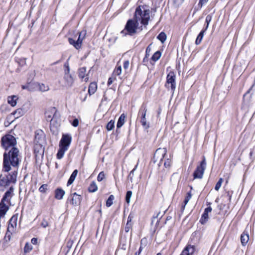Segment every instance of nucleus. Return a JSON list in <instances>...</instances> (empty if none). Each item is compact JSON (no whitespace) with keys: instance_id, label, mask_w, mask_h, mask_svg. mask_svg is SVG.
<instances>
[{"instance_id":"nucleus-28","label":"nucleus","mask_w":255,"mask_h":255,"mask_svg":"<svg viewBox=\"0 0 255 255\" xmlns=\"http://www.w3.org/2000/svg\"><path fill=\"white\" fill-rule=\"evenodd\" d=\"M98 187L95 181H92L88 187V191L89 192L93 193L97 191Z\"/></svg>"},{"instance_id":"nucleus-25","label":"nucleus","mask_w":255,"mask_h":255,"mask_svg":"<svg viewBox=\"0 0 255 255\" xmlns=\"http://www.w3.org/2000/svg\"><path fill=\"white\" fill-rule=\"evenodd\" d=\"M207 30L206 29H203L199 33V34H198V35L197 36V37L196 39V41H195V44L196 45H199L201 43V41H202V40L203 39V37L204 36V33L206 32Z\"/></svg>"},{"instance_id":"nucleus-15","label":"nucleus","mask_w":255,"mask_h":255,"mask_svg":"<svg viewBox=\"0 0 255 255\" xmlns=\"http://www.w3.org/2000/svg\"><path fill=\"white\" fill-rule=\"evenodd\" d=\"M42 130H37L35 132V138H34V142L35 143H39L41 144V143H43V136L42 134Z\"/></svg>"},{"instance_id":"nucleus-13","label":"nucleus","mask_w":255,"mask_h":255,"mask_svg":"<svg viewBox=\"0 0 255 255\" xmlns=\"http://www.w3.org/2000/svg\"><path fill=\"white\" fill-rule=\"evenodd\" d=\"M5 175L6 176L9 185L11 183L15 184L16 183L17 177V172L16 171H14L8 174H5Z\"/></svg>"},{"instance_id":"nucleus-10","label":"nucleus","mask_w":255,"mask_h":255,"mask_svg":"<svg viewBox=\"0 0 255 255\" xmlns=\"http://www.w3.org/2000/svg\"><path fill=\"white\" fill-rule=\"evenodd\" d=\"M166 149L165 148H159L155 151L154 155V158H157V159H159V162L158 164V166H161L162 164V162L163 159L166 154Z\"/></svg>"},{"instance_id":"nucleus-7","label":"nucleus","mask_w":255,"mask_h":255,"mask_svg":"<svg viewBox=\"0 0 255 255\" xmlns=\"http://www.w3.org/2000/svg\"><path fill=\"white\" fill-rule=\"evenodd\" d=\"M206 167V161L205 156H203L202 160L200 162V165H198L193 173L194 179H201L203 177L204 171Z\"/></svg>"},{"instance_id":"nucleus-21","label":"nucleus","mask_w":255,"mask_h":255,"mask_svg":"<svg viewBox=\"0 0 255 255\" xmlns=\"http://www.w3.org/2000/svg\"><path fill=\"white\" fill-rule=\"evenodd\" d=\"M125 119L126 116L124 114H122L119 117L117 124V131H118V128H121L124 125L125 122Z\"/></svg>"},{"instance_id":"nucleus-35","label":"nucleus","mask_w":255,"mask_h":255,"mask_svg":"<svg viewBox=\"0 0 255 255\" xmlns=\"http://www.w3.org/2000/svg\"><path fill=\"white\" fill-rule=\"evenodd\" d=\"M212 15L211 14H208L206 16V20H205V26L204 28V29H206V30H207V29L209 27L210 22H211V21L212 20Z\"/></svg>"},{"instance_id":"nucleus-36","label":"nucleus","mask_w":255,"mask_h":255,"mask_svg":"<svg viewBox=\"0 0 255 255\" xmlns=\"http://www.w3.org/2000/svg\"><path fill=\"white\" fill-rule=\"evenodd\" d=\"M115 199V197L113 195H110L106 201V206L108 207H110L113 204V200Z\"/></svg>"},{"instance_id":"nucleus-3","label":"nucleus","mask_w":255,"mask_h":255,"mask_svg":"<svg viewBox=\"0 0 255 255\" xmlns=\"http://www.w3.org/2000/svg\"><path fill=\"white\" fill-rule=\"evenodd\" d=\"M50 112L53 114L52 118L50 120V130L53 134H57L61 121L60 114L55 107L51 108Z\"/></svg>"},{"instance_id":"nucleus-20","label":"nucleus","mask_w":255,"mask_h":255,"mask_svg":"<svg viewBox=\"0 0 255 255\" xmlns=\"http://www.w3.org/2000/svg\"><path fill=\"white\" fill-rule=\"evenodd\" d=\"M97 89V85L95 82H92L90 84L88 88V93L89 95L94 94Z\"/></svg>"},{"instance_id":"nucleus-38","label":"nucleus","mask_w":255,"mask_h":255,"mask_svg":"<svg viewBox=\"0 0 255 255\" xmlns=\"http://www.w3.org/2000/svg\"><path fill=\"white\" fill-rule=\"evenodd\" d=\"M113 73L116 75L119 76L122 73V66L117 64Z\"/></svg>"},{"instance_id":"nucleus-11","label":"nucleus","mask_w":255,"mask_h":255,"mask_svg":"<svg viewBox=\"0 0 255 255\" xmlns=\"http://www.w3.org/2000/svg\"><path fill=\"white\" fill-rule=\"evenodd\" d=\"M72 140V137L70 134H63L60 141L59 146L64 147L68 148Z\"/></svg>"},{"instance_id":"nucleus-64","label":"nucleus","mask_w":255,"mask_h":255,"mask_svg":"<svg viewBox=\"0 0 255 255\" xmlns=\"http://www.w3.org/2000/svg\"><path fill=\"white\" fill-rule=\"evenodd\" d=\"M21 112H22V110L21 109H17L16 111H15L14 114H16L17 113H18L19 114H21Z\"/></svg>"},{"instance_id":"nucleus-46","label":"nucleus","mask_w":255,"mask_h":255,"mask_svg":"<svg viewBox=\"0 0 255 255\" xmlns=\"http://www.w3.org/2000/svg\"><path fill=\"white\" fill-rule=\"evenodd\" d=\"M151 45L152 43H150L146 49L145 55L146 56V57H149L150 55V53L151 50Z\"/></svg>"},{"instance_id":"nucleus-61","label":"nucleus","mask_w":255,"mask_h":255,"mask_svg":"<svg viewBox=\"0 0 255 255\" xmlns=\"http://www.w3.org/2000/svg\"><path fill=\"white\" fill-rule=\"evenodd\" d=\"M22 88L23 89H27L28 90H29V89H30V86L29 85V84L26 85H23L22 86Z\"/></svg>"},{"instance_id":"nucleus-56","label":"nucleus","mask_w":255,"mask_h":255,"mask_svg":"<svg viewBox=\"0 0 255 255\" xmlns=\"http://www.w3.org/2000/svg\"><path fill=\"white\" fill-rule=\"evenodd\" d=\"M15 228V227L8 226L7 232L12 233V232H14Z\"/></svg>"},{"instance_id":"nucleus-9","label":"nucleus","mask_w":255,"mask_h":255,"mask_svg":"<svg viewBox=\"0 0 255 255\" xmlns=\"http://www.w3.org/2000/svg\"><path fill=\"white\" fill-rule=\"evenodd\" d=\"M82 197L76 193L71 194L67 199V202H69L71 205L74 206L79 205L81 201Z\"/></svg>"},{"instance_id":"nucleus-5","label":"nucleus","mask_w":255,"mask_h":255,"mask_svg":"<svg viewBox=\"0 0 255 255\" xmlns=\"http://www.w3.org/2000/svg\"><path fill=\"white\" fill-rule=\"evenodd\" d=\"M147 111V104L145 103H143L138 111V117L140 119V123L142 127L146 130L148 129L150 127L149 123L147 122L146 118Z\"/></svg>"},{"instance_id":"nucleus-27","label":"nucleus","mask_w":255,"mask_h":255,"mask_svg":"<svg viewBox=\"0 0 255 255\" xmlns=\"http://www.w3.org/2000/svg\"><path fill=\"white\" fill-rule=\"evenodd\" d=\"M249 240V236L248 234H245L243 233L241 236V242L242 243V245L244 246H246V244L248 243Z\"/></svg>"},{"instance_id":"nucleus-34","label":"nucleus","mask_w":255,"mask_h":255,"mask_svg":"<svg viewBox=\"0 0 255 255\" xmlns=\"http://www.w3.org/2000/svg\"><path fill=\"white\" fill-rule=\"evenodd\" d=\"M35 85L36 87V90H38L40 91L43 92L46 91V87L43 84H39L38 83H35Z\"/></svg>"},{"instance_id":"nucleus-14","label":"nucleus","mask_w":255,"mask_h":255,"mask_svg":"<svg viewBox=\"0 0 255 255\" xmlns=\"http://www.w3.org/2000/svg\"><path fill=\"white\" fill-rule=\"evenodd\" d=\"M195 251V246L191 245H187L184 249L182 251V253L184 255H192Z\"/></svg>"},{"instance_id":"nucleus-54","label":"nucleus","mask_w":255,"mask_h":255,"mask_svg":"<svg viewBox=\"0 0 255 255\" xmlns=\"http://www.w3.org/2000/svg\"><path fill=\"white\" fill-rule=\"evenodd\" d=\"M12 235V233L7 232L6 233L5 239L6 240V241H9L10 240L11 235Z\"/></svg>"},{"instance_id":"nucleus-22","label":"nucleus","mask_w":255,"mask_h":255,"mask_svg":"<svg viewBox=\"0 0 255 255\" xmlns=\"http://www.w3.org/2000/svg\"><path fill=\"white\" fill-rule=\"evenodd\" d=\"M78 172V171L77 169H75L73 171V172L72 173L69 179L68 180V182L67 183V186H69L73 183L74 181L75 180V179L76 178V177L77 175Z\"/></svg>"},{"instance_id":"nucleus-57","label":"nucleus","mask_w":255,"mask_h":255,"mask_svg":"<svg viewBox=\"0 0 255 255\" xmlns=\"http://www.w3.org/2000/svg\"><path fill=\"white\" fill-rule=\"evenodd\" d=\"M133 218V215H132L131 213L129 215L128 218V221H127V223H131V221L132 220V219Z\"/></svg>"},{"instance_id":"nucleus-33","label":"nucleus","mask_w":255,"mask_h":255,"mask_svg":"<svg viewBox=\"0 0 255 255\" xmlns=\"http://www.w3.org/2000/svg\"><path fill=\"white\" fill-rule=\"evenodd\" d=\"M16 97L13 96L12 97H9L8 98V103L12 107H14L16 104Z\"/></svg>"},{"instance_id":"nucleus-37","label":"nucleus","mask_w":255,"mask_h":255,"mask_svg":"<svg viewBox=\"0 0 255 255\" xmlns=\"http://www.w3.org/2000/svg\"><path fill=\"white\" fill-rule=\"evenodd\" d=\"M64 75H70V67L69 62L67 61L64 64Z\"/></svg>"},{"instance_id":"nucleus-59","label":"nucleus","mask_w":255,"mask_h":255,"mask_svg":"<svg viewBox=\"0 0 255 255\" xmlns=\"http://www.w3.org/2000/svg\"><path fill=\"white\" fill-rule=\"evenodd\" d=\"M192 197V194L191 191L188 192L186 194V196L185 197V198L190 200Z\"/></svg>"},{"instance_id":"nucleus-30","label":"nucleus","mask_w":255,"mask_h":255,"mask_svg":"<svg viewBox=\"0 0 255 255\" xmlns=\"http://www.w3.org/2000/svg\"><path fill=\"white\" fill-rule=\"evenodd\" d=\"M17 217L16 216H12L9 221L8 226L16 227L17 226Z\"/></svg>"},{"instance_id":"nucleus-17","label":"nucleus","mask_w":255,"mask_h":255,"mask_svg":"<svg viewBox=\"0 0 255 255\" xmlns=\"http://www.w3.org/2000/svg\"><path fill=\"white\" fill-rule=\"evenodd\" d=\"M42 143H35L34 146V150L35 153H38L40 155H43L44 152V147L43 146Z\"/></svg>"},{"instance_id":"nucleus-26","label":"nucleus","mask_w":255,"mask_h":255,"mask_svg":"<svg viewBox=\"0 0 255 255\" xmlns=\"http://www.w3.org/2000/svg\"><path fill=\"white\" fill-rule=\"evenodd\" d=\"M8 181L6 179V176L5 175L1 174L0 176V186H9Z\"/></svg>"},{"instance_id":"nucleus-49","label":"nucleus","mask_w":255,"mask_h":255,"mask_svg":"<svg viewBox=\"0 0 255 255\" xmlns=\"http://www.w3.org/2000/svg\"><path fill=\"white\" fill-rule=\"evenodd\" d=\"M209 0H199V2L198 4V6L201 8L203 5L206 4Z\"/></svg>"},{"instance_id":"nucleus-53","label":"nucleus","mask_w":255,"mask_h":255,"mask_svg":"<svg viewBox=\"0 0 255 255\" xmlns=\"http://www.w3.org/2000/svg\"><path fill=\"white\" fill-rule=\"evenodd\" d=\"M148 57H146V56L145 55L144 58L143 59L142 63L143 65L147 66L148 63Z\"/></svg>"},{"instance_id":"nucleus-39","label":"nucleus","mask_w":255,"mask_h":255,"mask_svg":"<svg viewBox=\"0 0 255 255\" xmlns=\"http://www.w3.org/2000/svg\"><path fill=\"white\" fill-rule=\"evenodd\" d=\"M115 127V122L113 120H111L107 125L106 128L108 130L110 131L112 130Z\"/></svg>"},{"instance_id":"nucleus-31","label":"nucleus","mask_w":255,"mask_h":255,"mask_svg":"<svg viewBox=\"0 0 255 255\" xmlns=\"http://www.w3.org/2000/svg\"><path fill=\"white\" fill-rule=\"evenodd\" d=\"M161 56V52L160 51H157L155 52L153 55L152 56L151 59L155 62L159 59Z\"/></svg>"},{"instance_id":"nucleus-12","label":"nucleus","mask_w":255,"mask_h":255,"mask_svg":"<svg viewBox=\"0 0 255 255\" xmlns=\"http://www.w3.org/2000/svg\"><path fill=\"white\" fill-rule=\"evenodd\" d=\"M212 210V208H211V206L208 207L207 208L205 209L204 213L202 215L200 219V223L202 225H204L207 222L209 219L208 214L209 213L211 212Z\"/></svg>"},{"instance_id":"nucleus-48","label":"nucleus","mask_w":255,"mask_h":255,"mask_svg":"<svg viewBox=\"0 0 255 255\" xmlns=\"http://www.w3.org/2000/svg\"><path fill=\"white\" fill-rule=\"evenodd\" d=\"M173 1L174 4L177 6H179L183 3L184 0H173Z\"/></svg>"},{"instance_id":"nucleus-43","label":"nucleus","mask_w":255,"mask_h":255,"mask_svg":"<svg viewBox=\"0 0 255 255\" xmlns=\"http://www.w3.org/2000/svg\"><path fill=\"white\" fill-rule=\"evenodd\" d=\"M223 182V178H220L215 185V190L218 191L220 189V188L221 187Z\"/></svg>"},{"instance_id":"nucleus-8","label":"nucleus","mask_w":255,"mask_h":255,"mask_svg":"<svg viewBox=\"0 0 255 255\" xmlns=\"http://www.w3.org/2000/svg\"><path fill=\"white\" fill-rule=\"evenodd\" d=\"M176 75L173 71H170L166 77V82L165 87H168V85L170 84L171 90L172 93H174L176 89Z\"/></svg>"},{"instance_id":"nucleus-18","label":"nucleus","mask_w":255,"mask_h":255,"mask_svg":"<svg viewBox=\"0 0 255 255\" xmlns=\"http://www.w3.org/2000/svg\"><path fill=\"white\" fill-rule=\"evenodd\" d=\"M147 244V240L146 238H142L140 241V247L137 252L135 253V255H139L141 253L143 248H144Z\"/></svg>"},{"instance_id":"nucleus-6","label":"nucleus","mask_w":255,"mask_h":255,"mask_svg":"<svg viewBox=\"0 0 255 255\" xmlns=\"http://www.w3.org/2000/svg\"><path fill=\"white\" fill-rule=\"evenodd\" d=\"M86 30H83L80 32H78L79 37L78 39L76 41L73 38H68V42L71 45H72L76 49H79L82 46V41L85 38L86 35Z\"/></svg>"},{"instance_id":"nucleus-42","label":"nucleus","mask_w":255,"mask_h":255,"mask_svg":"<svg viewBox=\"0 0 255 255\" xmlns=\"http://www.w3.org/2000/svg\"><path fill=\"white\" fill-rule=\"evenodd\" d=\"M132 192L131 191H128L126 195V201L128 204L130 203V198L132 196Z\"/></svg>"},{"instance_id":"nucleus-23","label":"nucleus","mask_w":255,"mask_h":255,"mask_svg":"<svg viewBox=\"0 0 255 255\" xmlns=\"http://www.w3.org/2000/svg\"><path fill=\"white\" fill-rule=\"evenodd\" d=\"M64 79L68 86H72L74 83V79L71 74L64 75Z\"/></svg>"},{"instance_id":"nucleus-24","label":"nucleus","mask_w":255,"mask_h":255,"mask_svg":"<svg viewBox=\"0 0 255 255\" xmlns=\"http://www.w3.org/2000/svg\"><path fill=\"white\" fill-rule=\"evenodd\" d=\"M68 149H67L66 148L59 146V149H58V152L56 154L57 158L58 159H61V158H62L65 153V152Z\"/></svg>"},{"instance_id":"nucleus-32","label":"nucleus","mask_w":255,"mask_h":255,"mask_svg":"<svg viewBox=\"0 0 255 255\" xmlns=\"http://www.w3.org/2000/svg\"><path fill=\"white\" fill-rule=\"evenodd\" d=\"M166 35L164 32H160L157 37V38L163 43L166 39Z\"/></svg>"},{"instance_id":"nucleus-55","label":"nucleus","mask_w":255,"mask_h":255,"mask_svg":"<svg viewBox=\"0 0 255 255\" xmlns=\"http://www.w3.org/2000/svg\"><path fill=\"white\" fill-rule=\"evenodd\" d=\"M79 125V121L77 119H75L72 123V125L74 127H77Z\"/></svg>"},{"instance_id":"nucleus-40","label":"nucleus","mask_w":255,"mask_h":255,"mask_svg":"<svg viewBox=\"0 0 255 255\" xmlns=\"http://www.w3.org/2000/svg\"><path fill=\"white\" fill-rule=\"evenodd\" d=\"M48 190V185L46 184H42L39 188V191L42 193H46Z\"/></svg>"},{"instance_id":"nucleus-44","label":"nucleus","mask_w":255,"mask_h":255,"mask_svg":"<svg viewBox=\"0 0 255 255\" xmlns=\"http://www.w3.org/2000/svg\"><path fill=\"white\" fill-rule=\"evenodd\" d=\"M137 167V164L135 166L134 168L130 172L128 178L130 179V181L132 182V178L134 176V172L136 170Z\"/></svg>"},{"instance_id":"nucleus-4","label":"nucleus","mask_w":255,"mask_h":255,"mask_svg":"<svg viewBox=\"0 0 255 255\" xmlns=\"http://www.w3.org/2000/svg\"><path fill=\"white\" fill-rule=\"evenodd\" d=\"M149 14V9H143V12L141 6H138L136 8L134 16L136 19H137V18L141 19V23L144 25H146L148 24V21L150 19Z\"/></svg>"},{"instance_id":"nucleus-51","label":"nucleus","mask_w":255,"mask_h":255,"mask_svg":"<svg viewBox=\"0 0 255 255\" xmlns=\"http://www.w3.org/2000/svg\"><path fill=\"white\" fill-rule=\"evenodd\" d=\"M171 161L169 159H167L165 161L164 163V165L166 168L169 167L171 165Z\"/></svg>"},{"instance_id":"nucleus-63","label":"nucleus","mask_w":255,"mask_h":255,"mask_svg":"<svg viewBox=\"0 0 255 255\" xmlns=\"http://www.w3.org/2000/svg\"><path fill=\"white\" fill-rule=\"evenodd\" d=\"M158 160H159V159H157V158H154V155L153 158L151 159V162L155 163Z\"/></svg>"},{"instance_id":"nucleus-41","label":"nucleus","mask_w":255,"mask_h":255,"mask_svg":"<svg viewBox=\"0 0 255 255\" xmlns=\"http://www.w3.org/2000/svg\"><path fill=\"white\" fill-rule=\"evenodd\" d=\"M32 249V246L28 243H26L24 248V252L25 253H29Z\"/></svg>"},{"instance_id":"nucleus-47","label":"nucleus","mask_w":255,"mask_h":255,"mask_svg":"<svg viewBox=\"0 0 255 255\" xmlns=\"http://www.w3.org/2000/svg\"><path fill=\"white\" fill-rule=\"evenodd\" d=\"M35 83H28L29 85L30 86V89H29V91H33L36 90V87L35 85Z\"/></svg>"},{"instance_id":"nucleus-1","label":"nucleus","mask_w":255,"mask_h":255,"mask_svg":"<svg viewBox=\"0 0 255 255\" xmlns=\"http://www.w3.org/2000/svg\"><path fill=\"white\" fill-rule=\"evenodd\" d=\"M2 146L5 149L3 154L2 171L7 172L13 167H18L20 162L19 151L14 147L16 144L15 138L11 134H6L1 139Z\"/></svg>"},{"instance_id":"nucleus-52","label":"nucleus","mask_w":255,"mask_h":255,"mask_svg":"<svg viewBox=\"0 0 255 255\" xmlns=\"http://www.w3.org/2000/svg\"><path fill=\"white\" fill-rule=\"evenodd\" d=\"M129 65V62L128 60H126L124 62L123 66L125 70H127Z\"/></svg>"},{"instance_id":"nucleus-58","label":"nucleus","mask_w":255,"mask_h":255,"mask_svg":"<svg viewBox=\"0 0 255 255\" xmlns=\"http://www.w3.org/2000/svg\"><path fill=\"white\" fill-rule=\"evenodd\" d=\"M41 226L44 228L48 226V222L45 219H43V221L41 223Z\"/></svg>"},{"instance_id":"nucleus-29","label":"nucleus","mask_w":255,"mask_h":255,"mask_svg":"<svg viewBox=\"0 0 255 255\" xmlns=\"http://www.w3.org/2000/svg\"><path fill=\"white\" fill-rule=\"evenodd\" d=\"M86 68L83 67L80 68L78 70V76L81 79H83L85 77Z\"/></svg>"},{"instance_id":"nucleus-60","label":"nucleus","mask_w":255,"mask_h":255,"mask_svg":"<svg viewBox=\"0 0 255 255\" xmlns=\"http://www.w3.org/2000/svg\"><path fill=\"white\" fill-rule=\"evenodd\" d=\"M31 243L33 245H36L37 243V239L33 238L31 240Z\"/></svg>"},{"instance_id":"nucleus-50","label":"nucleus","mask_w":255,"mask_h":255,"mask_svg":"<svg viewBox=\"0 0 255 255\" xmlns=\"http://www.w3.org/2000/svg\"><path fill=\"white\" fill-rule=\"evenodd\" d=\"M132 227V224L127 223V224L125 227V232L128 233L130 229Z\"/></svg>"},{"instance_id":"nucleus-62","label":"nucleus","mask_w":255,"mask_h":255,"mask_svg":"<svg viewBox=\"0 0 255 255\" xmlns=\"http://www.w3.org/2000/svg\"><path fill=\"white\" fill-rule=\"evenodd\" d=\"M113 81V79L112 78H109V79H108V85L109 86L111 84H112Z\"/></svg>"},{"instance_id":"nucleus-19","label":"nucleus","mask_w":255,"mask_h":255,"mask_svg":"<svg viewBox=\"0 0 255 255\" xmlns=\"http://www.w3.org/2000/svg\"><path fill=\"white\" fill-rule=\"evenodd\" d=\"M65 194V191L60 188H58L55 191V198L58 200L63 198Z\"/></svg>"},{"instance_id":"nucleus-2","label":"nucleus","mask_w":255,"mask_h":255,"mask_svg":"<svg viewBox=\"0 0 255 255\" xmlns=\"http://www.w3.org/2000/svg\"><path fill=\"white\" fill-rule=\"evenodd\" d=\"M138 26V22L136 18L135 19H129L127 21L124 29L121 33L124 36L127 35L133 36L137 32Z\"/></svg>"},{"instance_id":"nucleus-16","label":"nucleus","mask_w":255,"mask_h":255,"mask_svg":"<svg viewBox=\"0 0 255 255\" xmlns=\"http://www.w3.org/2000/svg\"><path fill=\"white\" fill-rule=\"evenodd\" d=\"M13 190L14 188L13 186H11L9 189L4 193L1 201L4 202L7 200L8 198H9L10 199L12 196V192H13Z\"/></svg>"},{"instance_id":"nucleus-45","label":"nucleus","mask_w":255,"mask_h":255,"mask_svg":"<svg viewBox=\"0 0 255 255\" xmlns=\"http://www.w3.org/2000/svg\"><path fill=\"white\" fill-rule=\"evenodd\" d=\"M105 178V174L103 171L99 173L97 177V180L99 182L102 181Z\"/></svg>"}]
</instances>
